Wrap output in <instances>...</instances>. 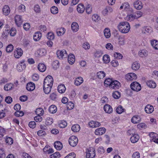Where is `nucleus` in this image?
I'll return each instance as SVG.
<instances>
[{
  "instance_id": "412c9836",
  "label": "nucleus",
  "mask_w": 158,
  "mask_h": 158,
  "mask_svg": "<svg viewBox=\"0 0 158 158\" xmlns=\"http://www.w3.org/2000/svg\"><path fill=\"white\" fill-rule=\"evenodd\" d=\"M85 10L84 5L82 4H79L77 6V10L80 13H82Z\"/></svg>"
},
{
  "instance_id": "4c0bfd02",
  "label": "nucleus",
  "mask_w": 158,
  "mask_h": 158,
  "mask_svg": "<svg viewBox=\"0 0 158 158\" xmlns=\"http://www.w3.org/2000/svg\"><path fill=\"white\" fill-rule=\"evenodd\" d=\"M106 73L103 71H100L98 72L97 74V77L99 79L103 78L105 77Z\"/></svg>"
},
{
  "instance_id": "f704fd0d",
  "label": "nucleus",
  "mask_w": 158,
  "mask_h": 158,
  "mask_svg": "<svg viewBox=\"0 0 158 158\" xmlns=\"http://www.w3.org/2000/svg\"><path fill=\"white\" fill-rule=\"evenodd\" d=\"M57 110V107L56 106L54 105H52L49 107V111L51 113H55L56 112Z\"/></svg>"
},
{
  "instance_id": "cd10ccee",
  "label": "nucleus",
  "mask_w": 158,
  "mask_h": 158,
  "mask_svg": "<svg viewBox=\"0 0 158 158\" xmlns=\"http://www.w3.org/2000/svg\"><path fill=\"white\" fill-rule=\"evenodd\" d=\"M38 68L40 72H43L45 71L46 66L44 64L40 63L38 65Z\"/></svg>"
},
{
  "instance_id": "f257e3e1",
  "label": "nucleus",
  "mask_w": 158,
  "mask_h": 158,
  "mask_svg": "<svg viewBox=\"0 0 158 158\" xmlns=\"http://www.w3.org/2000/svg\"><path fill=\"white\" fill-rule=\"evenodd\" d=\"M118 27L119 31L123 33H128L130 28V25L129 23L127 22H120Z\"/></svg>"
},
{
  "instance_id": "2f4dec72",
  "label": "nucleus",
  "mask_w": 158,
  "mask_h": 158,
  "mask_svg": "<svg viewBox=\"0 0 158 158\" xmlns=\"http://www.w3.org/2000/svg\"><path fill=\"white\" fill-rule=\"evenodd\" d=\"M139 55L142 57H145L148 56V52L145 49L142 50L139 52Z\"/></svg>"
},
{
  "instance_id": "e2e57ef3",
  "label": "nucleus",
  "mask_w": 158,
  "mask_h": 158,
  "mask_svg": "<svg viewBox=\"0 0 158 158\" xmlns=\"http://www.w3.org/2000/svg\"><path fill=\"white\" fill-rule=\"evenodd\" d=\"M126 18L127 19H128V20H130L131 21H132L135 19H136V18L135 17V14L128 15L127 16Z\"/></svg>"
},
{
  "instance_id": "774afa93",
  "label": "nucleus",
  "mask_w": 158,
  "mask_h": 158,
  "mask_svg": "<svg viewBox=\"0 0 158 158\" xmlns=\"http://www.w3.org/2000/svg\"><path fill=\"white\" fill-rule=\"evenodd\" d=\"M75 154L74 152H72L66 156L64 158H75Z\"/></svg>"
},
{
  "instance_id": "4d7b16f0",
  "label": "nucleus",
  "mask_w": 158,
  "mask_h": 158,
  "mask_svg": "<svg viewBox=\"0 0 158 158\" xmlns=\"http://www.w3.org/2000/svg\"><path fill=\"white\" fill-rule=\"evenodd\" d=\"M135 17L136 19H137L139 17H141L143 14V13L140 11H137L135 13Z\"/></svg>"
},
{
  "instance_id": "a878e982",
  "label": "nucleus",
  "mask_w": 158,
  "mask_h": 158,
  "mask_svg": "<svg viewBox=\"0 0 158 158\" xmlns=\"http://www.w3.org/2000/svg\"><path fill=\"white\" fill-rule=\"evenodd\" d=\"M139 138V135L137 134H134L130 138L131 141L132 143H135L138 141Z\"/></svg>"
},
{
  "instance_id": "49530a36",
  "label": "nucleus",
  "mask_w": 158,
  "mask_h": 158,
  "mask_svg": "<svg viewBox=\"0 0 158 158\" xmlns=\"http://www.w3.org/2000/svg\"><path fill=\"white\" fill-rule=\"evenodd\" d=\"M124 110L122 106H119L116 108V111L117 113L120 114L123 112Z\"/></svg>"
},
{
  "instance_id": "c03bdc74",
  "label": "nucleus",
  "mask_w": 158,
  "mask_h": 158,
  "mask_svg": "<svg viewBox=\"0 0 158 158\" xmlns=\"http://www.w3.org/2000/svg\"><path fill=\"white\" fill-rule=\"evenodd\" d=\"M103 60L105 63H107L110 61V58L108 55H104L103 57Z\"/></svg>"
},
{
  "instance_id": "a18cd8bd",
  "label": "nucleus",
  "mask_w": 158,
  "mask_h": 158,
  "mask_svg": "<svg viewBox=\"0 0 158 158\" xmlns=\"http://www.w3.org/2000/svg\"><path fill=\"white\" fill-rule=\"evenodd\" d=\"M13 86V85L11 83L6 84L4 86V89L6 91L10 90L12 89Z\"/></svg>"
},
{
  "instance_id": "f3484780",
  "label": "nucleus",
  "mask_w": 158,
  "mask_h": 158,
  "mask_svg": "<svg viewBox=\"0 0 158 158\" xmlns=\"http://www.w3.org/2000/svg\"><path fill=\"white\" fill-rule=\"evenodd\" d=\"M104 109L106 113L109 114L112 113L113 111V109L112 107L108 104H106L104 106Z\"/></svg>"
},
{
  "instance_id": "58836bf2",
  "label": "nucleus",
  "mask_w": 158,
  "mask_h": 158,
  "mask_svg": "<svg viewBox=\"0 0 158 158\" xmlns=\"http://www.w3.org/2000/svg\"><path fill=\"white\" fill-rule=\"evenodd\" d=\"M104 33L105 37L107 38H109L110 36V29L106 28L104 31Z\"/></svg>"
},
{
  "instance_id": "864d4df0",
  "label": "nucleus",
  "mask_w": 158,
  "mask_h": 158,
  "mask_svg": "<svg viewBox=\"0 0 158 158\" xmlns=\"http://www.w3.org/2000/svg\"><path fill=\"white\" fill-rule=\"evenodd\" d=\"M74 106V104L71 102H68L67 105V107L68 110H71L73 108Z\"/></svg>"
},
{
  "instance_id": "ea45409f",
  "label": "nucleus",
  "mask_w": 158,
  "mask_h": 158,
  "mask_svg": "<svg viewBox=\"0 0 158 158\" xmlns=\"http://www.w3.org/2000/svg\"><path fill=\"white\" fill-rule=\"evenodd\" d=\"M112 81H113L110 78H107L104 81V85L106 86H109L110 87Z\"/></svg>"
},
{
  "instance_id": "603ef678",
  "label": "nucleus",
  "mask_w": 158,
  "mask_h": 158,
  "mask_svg": "<svg viewBox=\"0 0 158 158\" xmlns=\"http://www.w3.org/2000/svg\"><path fill=\"white\" fill-rule=\"evenodd\" d=\"M47 38L50 40H53L54 38V35L52 32H48L47 35Z\"/></svg>"
},
{
  "instance_id": "7ed1b4c3",
  "label": "nucleus",
  "mask_w": 158,
  "mask_h": 158,
  "mask_svg": "<svg viewBox=\"0 0 158 158\" xmlns=\"http://www.w3.org/2000/svg\"><path fill=\"white\" fill-rule=\"evenodd\" d=\"M53 82V80L52 77L51 76L49 75L47 76L45 78L44 85L45 86L50 85V86H52Z\"/></svg>"
},
{
  "instance_id": "bf43d9fd",
  "label": "nucleus",
  "mask_w": 158,
  "mask_h": 158,
  "mask_svg": "<svg viewBox=\"0 0 158 158\" xmlns=\"http://www.w3.org/2000/svg\"><path fill=\"white\" fill-rule=\"evenodd\" d=\"M35 112L37 115H42L43 114L44 111L42 109L39 108L36 109Z\"/></svg>"
},
{
  "instance_id": "5701e85b",
  "label": "nucleus",
  "mask_w": 158,
  "mask_h": 158,
  "mask_svg": "<svg viewBox=\"0 0 158 158\" xmlns=\"http://www.w3.org/2000/svg\"><path fill=\"white\" fill-rule=\"evenodd\" d=\"M2 11L3 14L5 15H7L10 13V10L8 5H5Z\"/></svg>"
},
{
  "instance_id": "3c124183",
  "label": "nucleus",
  "mask_w": 158,
  "mask_h": 158,
  "mask_svg": "<svg viewBox=\"0 0 158 158\" xmlns=\"http://www.w3.org/2000/svg\"><path fill=\"white\" fill-rule=\"evenodd\" d=\"M59 125L60 127L64 128L67 126V123L65 121H61L59 124Z\"/></svg>"
},
{
  "instance_id": "dca6fc26",
  "label": "nucleus",
  "mask_w": 158,
  "mask_h": 158,
  "mask_svg": "<svg viewBox=\"0 0 158 158\" xmlns=\"http://www.w3.org/2000/svg\"><path fill=\"white\" fill-rule=\"evenodd\" d=\"M35 85L33 82H30L28 83L26 85V88L29 91H33L35 89Z\"/></svg>"
},
{
  "instance_id": "1a4fd4ad",
  "label": "nucleus",
  "mask_w": 158,
  "mask_h": 158,
  "mask_svg": "<svg viewBox=\"0 0 158 158\" xmlns=\"http://www.w3.org/2000/svg\"><path fill=\"white\" fill-rule=\"evenodd\" d=\"M120 86V83L118 81L115 80L112 81L110 87L116 89H119Z\"/></svg>"
},
{
  "instance_id": "bb28decb",
  "label": "nucleus",
  "mask_w": 158,
  "mask_h": 158,
  "mask_svg": "<svg viewBox=\"0 0 158 158\" xmlns=\"http://www.w3.org/2000/svg\"><path fill=\"white\" fill-rule=\"evenodd\" d=\"M140 64L137 62H134L132 64L131 68L134 70H138L140 68Z\"/></svg>"
},
{
  "instance_id": "6e6d98bb",
  "label": "nucleus",
  "mask_w": 158,
  "mask_h": 158,
  "mask_svg": "<svg viewBox=\"0 0 158 158\" xmlns=\"http://www.w3.org/2000/svg\"><path fill=\"white\" fill-rule=\"evenodd\" d=\"M65 33L64 28H61L59 30H57L56 33L58 36H60L63 35Z\"/></svg>"
},
{
  "instance_id": "2eb2a0df",
  "label": "nucleus",
  "mask_w": 158,
  "mask_h": 158,
  "mask_svg": "<svg viewBox=\"0 0 158 158\" xmlns=\"http://www.w3.org/2000/svg\"><path fill=\"white\" fill-rule=\"evenodd\" d=\"M123 6L124 10L126 11L129 12L130 13L132 12H133V9L130 7L128 3L126 2L123 3Z\"/></svg>"
},
{
  "instance_id": "37998d69",
  "label": "nucleus",
  "mask_w": 158,
  "mask_h": 158,
  "mask_svg": "<svg viewBox=\"0 0 158 158\" xmlns=\"http://www.w3.org/2000/svg\"><path fill=\"white\" fill-rule=\"evenodd\" d=\"M50 10L51 12L53 14H56L58 12L57 7L55 6H52Z\"/></svg>"
},
{
  "instance_id": "8fccbe9b",
  "label": "nucleus",
  "mask_w": 158,
  "mask_h": 158,
  "mask_svg": "<svg viewBox=\"0 0 158 158\" xmlns=\"http://www.w3.org/2000/svg\"><path fill=\"white\" fill-rule=\"evenodd\" d=\"M60 157V155L58 152H56L53 154H52L50 156V157L51 158H56L57 157Z\"/></svg>"
},
{
  "instance_id": "de8ad7c7",
  "label": "nucleus",
  "mask_w": 158,
  "mask_h": 158,
  "mask_svg": "<svg viewBox=\"0 0 158 158\" xmlns=\"http://www.w3.org/2000/svg\"><path fill=\"white\" fill-rule=\"evenodd\" d=\"M53 120L52 118L48 117L46 119L45 124L48 125H51L53 123Z\"/></svg>"
},
{
  "instance_id": "ddd939ff",
  "label": "nucleus",
  "mask_w": 158,
  "mask_h": 158,
  "mask_svg": "<svg viewBox=\"0 0 158 158\" xmlns=\"http://www.w3.org/2000/svg\"><path fill=\"white\" fill-rule=\"evenodd\" d=\"M134 7L137 10H140L143 7L142 2L139 0H137L134 3Z\"/></svg>"
},
{
  "instance_id": "6ab92c4d",
  "label": "nucleus",
  "mask_w": 158,
  "mask_h": 158,
  "mask_svg": "<svg viewBox=\"0 0 158 158\" xmlns=\"http://www.w3.org/2000/svg\"><path fill=\"white\" fill-rule=\"evenodd\" d=\"M146 84L147 86L150 88H154L156 86V83L152 80L147 81L146 82Z\"/></svg>"
},
{
  "instance_id": "a19ab883",
  "label": "nucleus",
  "mask_w": 158,
  "mask_h": 158,
  "mask_svg": "<svg viewBox=\"0 0 158 158\" xmlns=\"http://www.w3.org/2000/svg\"><path fill=\"white\" fill-rule=\"evenodd\" d=\"M86 12L88 14H91L92 11V7L91 5L90 4H88L86 6Z\"/></svg>"
},
{
  "instance_id": "0e129e2a",
  "label": "nucleus",
  "mask_w": 158,
  "mask_h": 158,
  "mask_svg": "<svg viewBox=\"0 0 158 158\" xmlns=\"http://www.w3.org/2000/svg\"><path fill=\"white\" fill-rule=\"evenodd\" d=\"M13 49V46L12 44L9 45L6 47V51L7 52H11Z\"/></svg>"
},
{
  "instance_id": "7c9ffc66",
  "label": "nucleus",
  "mask_w": 158,
  "mask_h": 158,
  "mask_svg": "<svg viewBox=\"0 0 158 158\" xmlns=\"http://www.w3.org/2000/svg\"><path fill=\"white\" fill-rule=\"evenodd\" d=\"M71 28L73 31H77L79 29V26L77 23H73L71 24Z\"/></svg>"
},
{
  "instance_id": "680f3d73",
  "label": "nucleus",
  "mask_w": 158,
  "mask_h": 158,
  "mask_svg": "<svg viewBox=\"0 0 158 158\" xmlns=\"http://www.w3.org/2000/svg\"><path fill=\"white\" fill-rule=\"evenodd\" d=\"M49 97L52 100H55L57 98V96L56 94L54 92L51 94Z\"/></svg>"
},
{
  "instance_id": "f03ea898",
  "label": "nucleus",
  "mask_w": 158,
  "mask_h": 158,
  "mask_svg": "<svg viewBox=\"0 0 158 158\" xmlns=\"http://www.w3.org/2000/svg\"><path fill=\"white\" fill-rule=\"evenodd\" d=\"M86 158H94L95 156V149L93 147L89 148L86 151Z\"/></svg>"
},
{
  "instance_id": "39448f33",
  "label": "nucleus",
  "mask_w": 158,
  "mask_h": 158,
  "mask_svg": "<svg viewBox=\"0 0 158 158\" xmlns=\"http://www.w3.org/2000/svg\"><path fill=\"white\" fill-rule=\"evenodd\" d=\"M69 142L70 145L73 147H75L78 142V139L75 136H71L69 139Z\"/></svg>"
},
{
  "instance_id": "c756f323",
  "label": "nucleus",
  "mask_w": 158,
  "mask_h": 158,
  "mask_svg": "<svg viewBox=\"0 0 158 158\" xmlns=\"http://www.w3.org/2000/svg\"><path fill=\"white\" fill-rule=\"evenodd\" d=\"M83 81V79L82 77H79L76 78L74 84L77 86L80 85Z\"/></svg>"
},
{
  "instance_id": "0eeeda50",
  "label": "nucleus",
  "mask_w": 158,
  "mask_h": 158,
  "mask_svg": "<svg viewBox=\"0 0 158 158\" xmlns=\"http://www.w3.org/2000/svg\"><path fill=\"white\" fill-rule=\"evenodd\" d=\"M126 78L128 81H131L135 80L137 78L136 75L134 73H130L126 76Z\"/></svg>"
},
{
  "instance_id": "9b49d317",
  "label": "nucleus",
  "mask_w": 158,
  "mask_h": 158,
  "mask_svg": "<svg viewBox=\"0 0 158 158\" xmlns=\"http://www.w3.org/2000/svg\"><path fill=\"white\" fill-rule=\"evenodd\" d=\"M23 54L22 50L21 48H18L14 52V56L16 58H19L22 56Z\"/></svg>"
},
{
  "instance_id": "338daca9",
  "label": "nucleus",
  "mask_w": 158,
  "mask_h": 158,
  "mask_svg": "<svg viewBox=\"0 0 158 158\" xmlns=\"http://www.w3.org/2000/svg\"><path fill=\"white\" fill-rule=\"evenodd\" d=\"M140 157V153L138 152H135L132 155V158H139Z\"/></svg>"
},
{
  "instance_id": "9d476101",
  "label": "nucleus",
  "mask_w": 158,
  "mask_h": 158,
  "mask_svg": "<svg viewBox=\"0 0 158 158\" xmlns=\"http://www.w3.org/2000/svg\"><path fill=\"white\" fill-rule=\"evenodd\" d=\"M15 22L16 25L18 27H20L23 23L21 16L19 15H16L15 16Z\"/></svg>"
},
{
  "instance_id": "052dcab7",
  "label": "nucleus",
  "mask_w": 158,
  "mask_h": 158,
  "mask_svg": "<svg viewBox=\"0 0 158 158\" xmlns=\"http://www.w3.org/2000/svg\"><path fill=\"white\" fill-rule=\"evenodd\" d=\"M24 114V113L21 111H17L15 113V115L18 117L22 116Z\"/></svg>"
},
{
  "instance_id": "69168bd1",
  "label": "nucleus",
  "mask_w": 158,
  "mask_h": 158,
  "mask_svg": "<svg viewBox=\"0 0 158 158\" xmlns=\"http://www.w3.org/2000/svg\"><path fill=\"white\" fill-rule=\"evenodd\" d=\"M41 115H38L35 116L34 117V120L36 122H40L42 120V118L41 116Z\"/></svg>"
},
{
  "instance_id": "c85d7f7f",
  "label": "nucleus",
  "mask_w": 158,
  "mask_h": 158,
  "mask_svg": "<svg viewBox=\"0 0 158 158\" xmlns=\"http://www.w3.org/2000/svg\"><path fill=\"white\" fill-rule=\"evenodd\" d=\"M36 53L38 56H43L46 54V51L44 49H39L37 51Z\"/></svg>"
},
{
  "instance_id": "6e6552de",
  "label": "nucleus",
  "mask_w": 158,
  "mask_h": 158,
  "mask_svg": "<svg viewBox=\"0 0 158 158\" xmlns=\"http://www.w3.org/2000/svg\"><path fill=\"white\" fill-rule=\"evenodd\" d=\"M24 61H25L23 60L17 65V69L19 72H21L26 68V65L24 63Z\"/></svg>"
},
{
  "instance_id": "c9c22d12",
  "label": "nucleus",
  "mask_w": 158,
  "mask_h": 158,
  "mask_svg": "<svg viewBox=\"0 0 158 158\" xmlns=\"http://www.w3.org/2000/svg\"><path fill=\"white\" fill-rule=\"evenodd\" d=\"M52 86H50V85L45 86V85H44V93L47 94L49 93L51 90V89Z\"/></svg>"
},
{
  "instance_id": "5fc2aeb1",
  "label": "nucleus",
  "mask_w": 158,
  "mask_h": 158,
  "mask_svg": "<svg viewBox=\"0 0 158 158\" xmlns=\"http://www.w3.org/2000/svg\"><path fill=\"white\" fill-rule=\"evenodd\" d=\"M9 32L11 36H14L16 34V31L15 28H12Z\"/></svg>"
},
{
  "instance_id": "393cba45",
  "label": "nucleus",
  "mask_w": 158,
  "mask_h": 158,
  "mask_svg": "<svg viewBox=\"0 0 158 158\" xmlns=\"http://www.w3.org/2000/svg\"><path fill=\"white\" fill-rule=\"evenodd\" d=\"M66 89V88L64 84H61L58 87V91L60 93H64Z\"/></svg>"
},
{
  "instance_id": "4468645a",
  "label": "nucleus",
  "mask_w": 158,
  "mask_h": 158,
  "mask_svg": "<svg viewBox=\"0 0 158 158\" xmlns=\"http://www.w3.org/2000/svg\"><path fill=\"white\" fill-rule=\"evenodd\" d=\"M88 125L90 127L95 128L100 126L101 124L98 122L92 121L89 122Z\"/></svg>"
},
{
  "instance_id": "423d86ee",
  "label": "nucleus",
  "mask_w": 158,
  "mask_h": 158,
  "mask_svg": "<svg viewBox=\"0 0 158 158\" xmlns=\"http://www.w3.org/2000/svg\"><path fill=\"white\" fill-rule=\"evenodd\" d=\"M131 89L135 91H139L141 90V87L140 85L137 82H134L130 85Z\"/></svg>"
},
{
  "instance_id": "79ce46f5",
  "label": "nucleus",
  "mask_w": 158,
  "mask_h": 158,
  "mask_svg": "<svg viewBox=\"0 0 158 158\" xmlns=\"http://www.w3.org/2000/svg\"><path fill=\"white\" fill-rule=\"evenodd\" d=\"M112 96L114 98L118 99L120 97L121 94L119 92L115 91L113 93Z\"/></svg>"
},
{
  "instance_id": "72a5a7b5",
  "label": "nucleus",
  "mask_w": 158,
  "mask_h": 158,
  "mask_svg": "<svg viewBox=\"0 0 158 158\" xmlns=\"http://www.w3.org/2000/svg\"><path fill=\"white\" fill-rule=\"evenodd\" d=\"M41 37V34L40 32H36L33 35V39L34 40L37 41L39 40Z\"/></svg>"
},
{
  "instance_id": "aec40b11",
  "label": "nucleus",
  "mask_w": 158,
  "mask_h": 158,
  "mask_svg": "<svg viewBox=\"0 0 158 158\" xmlns=\"http://www.w3.org/2000/svg\"><path fill=\"white\" fill-rule=\"evenodd\" d=\"M54 147L57 150H61L63 147L62 143L59 141H57L54 143Z\"/></svg>"
},
{
  "instance_id": "09e8293b",
  "label": "nucleus",
  "mask_w": 158,
  "mask_h": 158,
  "mask_svg": "<svg viewBox=\"0 0 158 158\" xmlns=\"http://www.w3.org/2000/svg\"><path fill=\"white\" fill-rule=\"evenodd\" d=\"M5 141L6 143L10 145L12 144L13 143V139L10 137H7Z\"/></svg>"
},
{
  "instance_id": "473e14b6",
  "label": "nucleus",
  "mask_w": 158,
  "mask_h": 158,
  "mask_svg": "<svg viewBox=\"0 0 158 158\" xmlns=\"http://www.w3.org/2000/svg\"><path fill=\"white\" fill-rule=\"evenodd\" d=\"M80 129V126L77 124L73 125L71 127L72 130L74 132H78Z\"/></svg>"
},
{
  "instance_id": "20e7f679",
  "label": "nucleus",
  "mask_w": 158,
  "mask_h": 158,
  "mask_svg": "<svg viewBox=\"0 0 158 158\" xmlns=\"http://www.w3.org/2000/svg\"><path fill=\"white\" fill-rule=\"evenodd\" d=\"M56 55L57 57L60 59H63L67 58L68 55L65 50H62L61 51L58 50L57 52Z\"/></svg>"
},
{
  "instance_id": "b1692460",
  "label": "nucleus",
  "mask_w": 158,
  "mask_h": 158,
  "mask_svg": "<svg viewBox=\"0 0 158 158\" xmlns=\"http://www.w3.org/2000/svg\"><path fill=\"white\" fill-rule=\"evenodd\" d=\"M68 61L69 63L71 64H73L75 61V57L74 55L73 54H69L68 56Z\"/></svg>"
},
{
  "instance_id": "4be33fe9",
  "label": "nucleus",
  "mask_w": 158,
  "mask_h": 158,
  "mask_svg": "<svg viewBox=\"0 0 158 158\" xmlns=\"http://www.w3.org/2000/svg\"><path fill=\"white\" fill-rule=\"evenodd\" d=\"M141 118L140 116L137 115L133 116L131 119V122L134 123L136 124L139 123L141 120Z\"/></svg>"
},
{
  "instance_id": "f8f14e48",
  "label": "nucleus",
  "mask_w": 158,
  "mask_h": 158,
  "mask_svg": "<svg viewBox=\"0 0 158 158\" xmlns=\"http://www.w3.org/2000/svg\"><path fill=\"white\" fill-rule=\"evenodd\" d=\"M106 131V129L105 128H99L96 130L95 134L97 135H102L105 133Z\"/></svg>"
},
{
  "instance_id": "13d9d810",
  "label": "nucleus",
  "mask_w": 158,
  "mask_h": 158,
  "mask_svg": "<svg viewBox=\"0 0 158 158\" xmlns=\"http://www.w3.org/2000/svg\"><path fill=\"white\" fill-rule=\"evenodd\" d=\"M119 43L121 45H123L124 43V36H119L118 37Z\"/></svg>"
},
{
  "instance_id": "a211bd4d",
  "label": "nucleus",
  "mask_w": 158,
  "mask_h": 158,
  "mask_svg": "<svg viewBox=\"0 0 158 158\" xmlns=\"http://www.w3.org/2000/svg\"><path fill=\"white\" fill-rule=\"evenodd\" d=\"M153 110L154 108L153 106L149 105H148L145 108V111L148 114L152 113Z\"/></svg>"
},
{
  "instance_id": "e433bc0d",
  "label": "nucleus",
  "mask_w": 158,
  "mask_h": 158,
  "mask_svg": "<svg viewBox=\"0 0 158 158\" xmlns=\"http://www.w3.org/2000/svg\"><path fill=\"white\" fill-rule=\"evenodd\" d=\"M151 44L152 46L156 49H158V41L153 40L151 41Z\"/></svg>"
}]
</instances>
